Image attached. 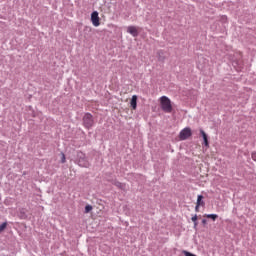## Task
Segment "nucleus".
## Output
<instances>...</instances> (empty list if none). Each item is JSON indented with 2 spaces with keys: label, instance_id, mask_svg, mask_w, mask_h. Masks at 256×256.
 Segmentation results:
<instances>
[{
  "label": "nucleus",
  "instance_id": "7",
  "mask_svg": "<svg viewBox=\"0 0 256 256\" xmlns=\"http://www.w3.org/2000/svg\"><path fill=\"white\" fill-rule=\"evenodd\" d=\"M130 107L135 111L137 109V95H133L130 101Z\"/></svg>",
  "mask_w": 256,
  "mask_h": 256
},
{
  "label": "nucleus",
  "instance_id": "13",
  "mask_svg": "<svg viewBox=\"0 0 256 256\" xmlns=\"http://www.w3.org/2000/svg\"><path fill=\"white\" fill-rule=\"evenodd\" d=\"M90 211H93V206H91V205H86V206H85V213H90Z\"/></svg>",
  "mask_w": 256,
  "mask_h": 256
},
{
  "label": "nucleus",
  "instance_id": "14",
  "mask_svg": "<svg viewBox=\"0 0 256 256\" xmlns=\"http://www.w3.org/2000/svg\"><path fill=\"white\" fill-rule=\"evenodd\" d=\"M192 221H193L195 227H197V214H195V215L192 217Z\"/></svg>",
  "mask_w": 256,
  "mask_h": 256
},
{
  "label": "nucleus",
  "instance_id": "15",
  "mask_svg": "<svg viewBox=\"0 0 256 256\" xmlns=\"http://www.w3.org/2000/svg\"><path fill=\"white\" fill-rule=\"evenodd\" d=\"M67 159L65 158V154L62 153V157H61V163H66Z\"/></svg>",
  "mask_w": 256,
  "mask_h": 256
},
{
  "label": "nucleus",
  "instance_id": "12",
  "mask_svg": "<svg viewBox=\"0 0 256 256\" xmlns=\"http://www.w3.org/2000/svg\"><path fill=\"white\" fill-rule=\"evenodd\" d=\"M7 229V222H4L0 225V233H3Z\"/></svg>",
  "mask_w": 256,
  "mask_h": 256
},
{
  "label": "nucleus",
  "instance_id": "9",
  "mask_svg": "<svg viewBox=\"0 0 256 256\" xmlns=\"http://www.w3.org/2000/svg\"><path fill=\"white\" fill-rule=\"evenodd\" d=\"M196 205L200 207L205 206V202L203 201V195H198Z\"/></svg>",
  "mask_w": 256,
  "mask_h": 256
},
{
  "label": "nucleus",
  "instance_id": "5",
  "mask_svg": "<svg viewBox=\"0 0 256 256\" xmlns=\"http://www.w3.org/2000/svg\"><path fill=\"white\" fill-rule=\"evenodd\" d=\"M78 165L79 167H89V162L85 158V154L83 153H78Z\"/></svg>",
  "mask_w": 256,
  "mask_h": 256
},
{
  "label": "nucleus",
  "instance_id": "16",
  "mask_svg": "<svg viewBox=\"0 0 256 256\" xmlns=\"http://www.w3.org/2000/svg\"><path fill=\"white\" fill-rule=\"evenodd\" d=\"M251 157L253 161H256V152H252Z\"/></svg>",
  "mask_w": 256,
  "mask_h": 256
},
{
  "label": "nucleus",
  "instance_id": "10",
  "mask_svg": "<svg viewBox=\"0 0 256 256\" xmlns=\"http://www.w3.org/2000/svg\"><path fill=\"white\" fill-rule=\"evenodd\" d=\"M205 217H207V219H212V221H215L219 215L217 214H206Z\"/></svg>",
  "mask_w": 256,
  "mask_h": 256
},
{
  "label": "nucleus",
  "instance_id": "8",
  "mask_svg": "<svg viewBox=\"0 0 256 256\" xmlns=\"http://www.w3.org/2000/svg\"><path fill=\"white\" fill-rule=\"evenodd\" d=\"M200 134H201L202 137H203V141H204L205 147H209V139H208V137H207V133H205L204 130H200Z\"/></svg>",
  "mask_w": 256,
  "mask_h": 256
},
{
  "label": "nucleus",
  "instance_id": "2",
  "mask_svg": "<svg viewBox=\"0 0 256 256\" xmlns=\"http://www.w3.org/2000/svg\"><path fill=\"white\" fill-rule=\"evenodd\" d=\"M83 125L86 129H91L93 125H95V121L93 120V115L91 113H86L83 117Z\"/></svg>",
  "mask_w": 256,
  "mask_h": 256
},
{
  "label": "nucleus",
  "instance_id": "1",
  "mask_svg": "<svg viewBox=\"0 0 256 256\" xmlns=\"http://www.w3.org/2000/svg\"><path fill=\"white\" fill-rule=\"evenodd\" d=\"M160 107L164 113H172L173 105L171 104V99L167 96L160 97Z\"/></svg>",
  "mask_w": 256,
  "mask_h": 256
},
{
  "label": "nucleus",
  "instance_id": "6",
  "mask_svg": "<svg viewBox=\"0 0 256 256\" xmlns=\"http://www.w3.org/2000/svg\"><path fill=\"white\" fill-rule=\"evenodd\" d=\"M127 33L132 35V37H138V35H139V28H137V26H128L127 27Z\"/></svg>",
  "mask_w": 256,
  "mask_h": 256
},
{
  "label": "nucleus",
  "instance_id": "3",
  "mask_svg": "<svg viewBox=\"0 0 256 256\" xmlns=\"http://www.w3.org/2000/svg\"><path fill=\"white\" fill-rule=\"evenodd\" d=\"M191 135H193L191 128L186 127L180 131L179 139H180V141H186V139H189V137H191Z\"/></svg>",
  "mask_w": 256,
  "mask_h": 256
},
{
  "label": "nucleus",
  "instance_id": "4",
  "mask_svg": "<svg viewBox=\"0 0 256 256\" xmlns=\"http://www.w3.org/2000/svg\"><path fill=\"white\" fill-rule=\"evenodd\" d=\"M91 21H92V25H94V27H99V25H101L100 18H99V12H97V11L92 12Z\"/></svg>",
  "mask_w": 256,
  "mask_h": 256
},
{
  "label": "nucleus",
  "instance_id": "17",
  "mask_svg": "<svg viewBox=\"0 0 256 256\" xmlns=\"http://www.w3.org/2000/svg\"><path fill=\"white\" fill-rule=\"evenodd\" d=\"M199 207H200V206L196 204V207H195L196 213H199Z\"/></svg>",
  "mask_w": 256,
  "mask_h": 256
},
{
  "label": "nucleus",
  "instance_id": "18",
  "mask_svg": "<svg viewBox=\"0 0 256 256\" xmlns=\"http://www.w3.org/2000/svg\"><path fill=\"white\" fill-rule=\"evenodd\" d=\"M222 21H227V16H222Z\"/></svg>",
  "mask_w": 256,
  "mask_h": 256
},
{
  "label": "nucleus",
  "instance_id": "11",
  "mask_svg": "<svg viewBox=\"0 0 256 256\" xmlns=\"http://www.w3.org/2000/svg\"><path fill=\"white\" fill-rule=\"evenodd\" d=\"M116 187H118L119 189H123V190L126 189V185L121 182H116Z\"/></svg>",
  "mask_w": 256,
  "mask_h": 256
},
{
  "label": "nucleus",
  "instance_id": "19",
  "mask_svg": "<svg viewBox=\"0 0 256 256\" xmlns=\"http://www.w3.org/2000/svg\"><path fill=\"white\" fill-rule=\"evenodd\" d=\"M202 223H203V225H205L206 223H207V220H202Z\"/></svg>",
  "mask_w": 256,
  "mask_h": 256
}]
</instances>
